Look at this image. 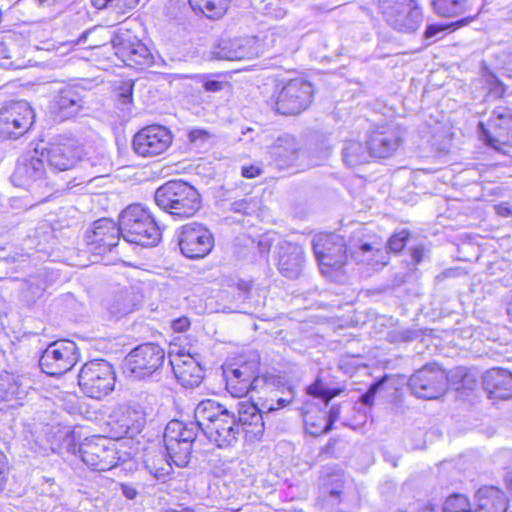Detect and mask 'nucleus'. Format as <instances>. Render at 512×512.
<instances>
[{
    "instance_id": "8",
    "label": "nucleus",
    "mask_w": 512,
    "mask_h": 512,
    "mask_svg": "<svg viewBox=\"0 0 512 512\" xmlns=\"http://www.w3.org/2000/svg\"><path fill=\"white\" fill-rule=\"evenodd\" d=\"M379 8L386 22L399 32H415L422 22L415 0H379Z\"/></svg>"
},
{
    "instance_id": "36",
    "label": "nucleus",
    "mask_w": 512,
    "mask_h": 512,
    "mask_svg": "<svg viewBox=\"0 0 512 512\" xmlns=\"http://www.w3.org/2000/svg\"><path fill=\"white\" fill-rule=\"evenodd\" d=\"M21 394L20 384L17 378L8 372L0 374V400L19 398Z\"/></svg>"
},
{
    "instance_id": "26",
    "label": "nucleus",
    "mask_w": 512,
    "mask_h": 512,
    "mask_svg": "<svg viewBox=\"0 0 512 512\" xmlns=\"http://www.w3.org/2000/svg\"><path fill=\"white\" fill-rule=\"evenodd\" d=\"M304 263L302 246L292 242L279 244L277 266L283 276L290 279L298 278L303 271Z\"/></svg>"
},
{
    "instance_id": "43",
    "label": "nucleus",
    "mask_w": 512,
    "mask_h": 512,
    "mask_svg": "<svg viewBox=\"0 0 512 512\" xmlns=\"http://www.w3.org/2000/svg\"><path fill=\"white\" fill-rule=\"evenodd\" d=\"M339 415H340L339 407L332 406L329 411L328 418L327 419L323 418V422H324L323 426L319 427L317 429L310 428L309 433L314 436H318V435L327 433L328 431H330L332 429L333 423L338 419Z\"/></svg>"
},
{
    "instance_id": "18",
    "label": "nucleus",
    "mask_w": 512,
    "mask_h": 512,
    "mask_svg": "<svg viewBox=\"0 0 512 512\" xmlns=\"http://www.w3.org/2000/svg\"><path fill=\"white\" fill-rule=\"evenodd\" d=\"M172 143L170 131L161 125L141 129L133 138V149L141 157H154L165 152Z\"/></svg>"
},
{
    "instance_id": "53",
    "label": "nucleus",
    "mask_w": 512,
    "mask_h": 512,
    "mask_svg": "<svg viewBox=\"0 0 512 512\" xmlns=\"http://www.w3.org/2000/svg\"><path fill=\"white\" fill-rule=\"evenodd\" d=\"M500 145L512 146V126L511 130H508L507 132L501 131L499 134L497 147H500Z\"/></svg>"
},
{
    "instance_id": "15",
    "label": "nucleus",
    "mask_w": 512,
    "mask_h": 512,
    "mask_svg": "<svg viewBox=\"0 0 512 512\" xmlns=\"http://www.w3.org/2000/svg\"><path fill=\"white\" fill-rule=\"evenodd\" d=\"M82 147L71 137H58L39 152L51 168L65 171L73 168L82 157Z\"/></svg>"
},
{
    "instance_id": "56",
    "label": "nucleus",
    "mask_w": 512,
    "mask_h": 512,
    "mask_svg": "<svg viewBox=\"0 0 512 512\" xmlns=\"http://www.w3.org/2000/svg\"><path fill=\"white\" fill-rule=\"evenodd\" d=\"M424 248L422 246H416L413 248L411 257L414 264H419L423 259Z\"/></svg>"
},
{
    "instance_id": "38",
    "label": "nucleus",
    "mask_w": 512,
    "mask_h": 512,
    "mask_svg": "<svg viewBox=\"0 0 512 512\" xmlns=\"http://www.w3.org/2000/svg\"><path fill=\"white\" fill-rule=\"evenodd\" d=\"M475 18H476V15L464 17V18H462L458 21L452 22L450 24H445V25L431 24V25L427 26V28L424 32V37L426 39L435 38L439 33L443 32L447 29L456 30L460 27L466 26L469 23H471Z\"/></svg>"
},
{
    "instance_id": "6",
    "label": "nucleus",
    "mask_w": 512,
    "mask_h": 512,
    "mask_svg": "<svg viewBox=\"0 0 512 512\" xmlns=\"http://www.w3.org/2000/svg\"><path fill=\"white\" fill-rule=\"evenodd\" d=\"M115 380L113 366L103 359L88 361L78 374V384L82 392L95 399H101L112 392Z\"/></svg>"
},
{
    "instance_id": "29",
    "label": "nucleus",
    "mask_w": 512,
    "mask_h": 512,
    "mask_svg": "<svg viewBox=\"0 0 512 512\" xmlns=\"http://www.w3.org/2000/svg\"><path fill=\"white\" fill-rule=\"evenodd\" d=\"M484 389L492 399H508L512 396V373L494 368L487 371L483 378Z\"/></svg>"
},
{
    "instance_id": "47",
    "label": "nucleus",
    "mask_w": 512,
    "mask_h": 512,
    "mask_svg": "<svg viewBox=\"0 0 512 512\" xmlns=\"http://www.w3.org/2000/svg\"><path fill=\"white\" fill-rule=\"evenodd\" d=\"M8 462L5 454L0 452V493L4 490L8 478Z\"/></svg>"
},
{
    "instance_id": "24",
    "label": "nucleus",
    "mask_w": 512,
    "mask_h": 512,
    "mask_svg": "<svg viewBox=\"0 0 512 512\" xmlns=\"http://www.w3.org/2000/svg\"><path fill=\"white\" fill-rule=\"evenodd\" d=\"M84 101L78 88L66 86L61 88L50 103V111L55 119L64 121L75 117L83 108Z\"/></svg>"
},
{
    "instance_id": "62",
    "label": "nucleus",
    "mask_w": 512,
    "mask_h": 512,
    "mask_svg": "<svg viewBox=\"0 0 512 512\" xmlns=\"http://www.w3.org/2000/svg\"><path fill=\"white\" fill-rule=\"evenodd\" d=\"M335 444H336V441H334V440H330V441L325 445V447L323 448V451H322V452H323V453H325V454H330V455H332L333 453H332V451H331V450L333 449V447H334V445H335Z\"/></svg>"
},
{
    "instance_id": "3",
    "label": "nucleus",
    "mask_w": 512,
    "mask_h": 512,
    "mask_svg": "<svg viewBox=\"0 0 512 512\" xmlns=\"http://www.w3.org/2000/svg\"><path fill=\"white\" fill-rule=\"evenodd\" d=\"M157 206L177 219L194 216L201 207L198 191L182 180H171L162 184L154 193Z\"/></svg>"
},
{
    "instance_id": "48",
    "label": "nucleus",
    "mask_w": 512,
    "mask_h": 512,
    "mask_svg": "<svg viewBox=\"0 0 512 512\" xmlns=\"http://www.w3.org/2000/svg\"><path fill=\"white\" fill-rule=\"evenodd\" d=\"M380 383L372 384L369 389L361 396V402L364 405H371L373 403L374 397L380 387Z\"/></svg>"
},
{
    "instance_id": "30",
    "label": "nucleus",
    "mask_w": 512,
    "mask_h": 512,
    "mask_svg": "<svg viewBox=\"0 0 512 512\" xmlns=\"http://www.w3.org/2000/svg\"><path fill=\"white\" fill-rule=\"evenodd\" d=\"M140 302L141 297L133 288H123L107 300V309L111 315L120 318L136 310Z\"/></svg>"
},
{
    "instance_id": "1",
    "label": "nucleus",
    "mask_w": 512,
    "mask_h": 512,
    "mask_svg": "<svg viewBox=\"0 0 512 512\" xmlns=\"http://www.w3.org/2000/svg\"><path fill=\"white\" fill-rule=\"evenodd\" d=\"M265 408L254 403L239 402L234 408H227L213 399H205L196 406V415L204 422L210 441L219 448L233 446L241 431L253 437L264 432Z\"/></svg>"
},
{
    "instance_id": "33",
    "label": "nucleus",
    "mask_w": 512,
    "mask_h": 512,
    "mask_svg": "<svg viewBox=\"0 0 512 512\" xmlns=\"http://www.w3.org/2000/svg\"><path fill=\"white\" fill-rule=\"evenodd\" d=\"M343 161L347 166L355 167L367 163L371 158L368 145L357 140H347L342 148Z\"/></svg>"
},
{
    "instance_id": "2",
    "label": "nucleus",
    "mask_w": 512,
    "mask_h": 512,
    "mask_svg": "<svg viewBox=\"0 0 512 512\" xmlns=\"http://www.w3.org/2000/svg\"><path fill=\"white\" fill-rule=\"evenodd\" d=\"M312 246L321 272L330 275L331 271L341 270L346 264L348 254L357 263L384 266L382 239L375 234H366L365 229L354 233L348 245L344 239L335 234H320L314 236Z\"/></svg>"
},
{
    "instance_id": "46",
    "label": "nucleus",
    "mask_w": 512,
    "mask_h": 512,
    "mask_svg": "<svg viewBox=\"0 0 512 512\" xmlns=\"http://www.w3.org/2000/svg\"><path fill=\"white\" fill-rule=\"evenodd\" d=\"M119 100L121 104L128 105L132 103L133 83L127 82L120 87Z\"/></svg>"
},
{
    "instance_id": "27",
    "label": "nucleus",
    "mask_w": 512,
    "mask_h": 512,
    "mask_svg": "<svg viewBox=\"0 0 512 512\" xmlns=\"http://www.w3.org/2000/svg\"><path fill=\"white\" fill-rule=\"evenodd\" d=\"M170 364L176 379L183 387L193 388L202 383L204 370L191 355H177L170 359Z\"/></svg>"
},
{
    "instance_id": "64",
    "label": "nucleus",
    "mask_w": 512,
    "mask_h": 512,
    "mask_svg": "<svg viewBox=\"0 0 512 512\" xmlns=\"http://www.w3.org/2000/svg\"><path fill=\"white\" fill-rule=\"evenodd\" d=\"M175 512H194V510L190 507H183L179 510L175 509Z\"/></svg>"
},
{
    "instance_id": "21",
    "label": "nucleus",
    "mask_w": 512,
    "mask_h": 512,
    "mask_svg": "<svg viewBox=\"0 0 512 512\" xmlns=\"http://www.w3.org/2000/svg\"><path fill=\"white\" fill-rule=\"evenodd\" d=\"M488 128L483 123H479L480 137L488 145L496 150L499 134L501 131L507 132L512 127V104L502 103L496 106L487 124Z\"/></svg>"
},
{
    "instance_id": "23",
    "label": "nucleus",
    "mask_w": 512,
    "mask_h": 512,
    "mask_svg": "<svg viewBox=\"0 0 512 512\" xmlns=\"http://www.w3.org/2000/svg\"><path fill=\"white\" fill-rule=\"evenodd\" d=\"M107 439L97 437L86 439L78 447L77 454L81 460L93 470L105 471L112 467V461L109 460L112 450L106 446Z\"/></svg>"
},
{
    "instance_id": "61",
    "label": "nucleus",
    "mask_w": 512,
    "mask_h": 512,
    "mask_svg": "<svg viewBox=\"0 0 512 512\" xmlns=\"http://www.w3.org/2000/svg\"><path fill=\"white\" fill-rule=\"evenodd\" d=\"M286 10L283 9V8H276L274 9V12H272L271 14L277 18V19H281L283 18L285 15H286Z\"/></svg>"
},
{
    "instance_id": "12",
    "label": "nucleus",
    "mask_w": 512,
    "mask_h": 512,
    "mask_svg": "<svg viewBox=\"0 0 512 512\" xmlns=\"http://www.w3.org/2000/svg\"><path fill=\"white\" fill-rule=\"evenodd\" d=\"M258 374V359L245 361L237 367H227L224 369V377L228 392L234 397H242L250 391H256L265 385V380Z\"/></svg>"
},
{
    "instance_id": "34",
    "label": "nucleus",
    "mask_w": 512,
    "mask_h": 512,
    "mask_svg": "<svg viewBox=\"0 0 512 512\" xmlns=\"http://www.w3.org/2000/svg\"><path fill=\"white\" fill-rule=\"evenodd\" d=\"M190 7L208 19H220L226 12L230 0H188Z\"/></svg>"
},
{
    "instance_id": "32",
    "label": "nucleus",
    "mask_w": 512,
    "mask_h": 512,
    "mask_svg": "<svg viewBox=\"0 0 512 512\" xmlns=\"http://www.w3.org/2000/svg\"><path fill=\"white\" fill-rule=\"evenodd\" d=\"M320 485L324 493L332 498L340 499L345 493L347 479L343 470L337 466H326L322 469Z\"/></svg>"
},
{
    "instance_id": "44",
    "label": "nucleus",
    "mask_w": 512,
    "mask_h": 512,
    "mask_svg": "<svg viewBox=\"0 0 512 512\" xmlns=\"http://www.w3.org/2000/svg\"><path fill=\"white\" fill-rule=\"evenodd\" d=\"M210 139V133L205 129H193L188 133V140L196 148H202Z\"/></svg>"
},
{
    "instance_id": "58",
    "label": "nucleus",
    "mask_w": 512,
    "mask_h": 512,
    "mask_svg": "<svg viewBox=\"0 0 512 512\" xmlns=\"http://www.w3.org/2000/svg\"><path fill=\"white\" fill-rule=\"evenodd\" d=\"M418 512H444V508L439 509L436 505L429 503Z\"/></svg>"
},
{
    "instance_id": "54",
    "label": "nucleus",
    "mask_w": 512,
    "mask_h": 512,
    "mask_svg": "<svg viewBox=\"0 0 512 512\" xmlns=\"http://www.w3.org/2000/svg\"><path fill=\"white\" fill-rule=\"evenodd\" d=\"M421 335L420 331L419 330H416V329H407V330H404L402 333H401V339L405 342H409V341H413L417 338H419Z\"/></svg>"
},
{
    "instance_id": "39",
    "label": "nucleus",
    "mask_w": 512,
    "mask_h": 512,
    "mask_svg": "<svg viewBox=\"0 0 512 512\" xmlns=\"http://www.w3.org/2000/svg\"><path fill=\"white\" fill-rule=\"evenodd\" d=\"M170 461V459H165L164 456L159 453L153 458H147L145 464L146 467L150 468L151 473H153L155 477L161 478L170 473L172 467Z\"/></svg>"
},
{
    "instance_id": "13",
    "label": "nucleus",
    "mask_w": 512,
    "mask_h": 512,
    "mask_svg": "<svg viewBox=\"0 0 512 512\" xmlns=\"http://www.w3.org/2000/svg\"><path fill=\"white\" fill-rule=\"evenodd\" d=\"M34 111L26 101H14L0 110V137L18 138L33 124Z\"/></svg>"
},
{
    "instance_id": "37",
    "label": "nucleus",
    "mask_w": 512,
    "mask_h": 512,
    "mask_svg": "<svg viewBox=\"0 0 512 512\" xmlns=\"http://www.w3.org/2000/svg\"><path fill=\"white\" fill-rule=\"evenodd\" d=\"M261 201L257 197H248L231 203L230 210L246 216H259Z\"/></svg>"
},
{
    "instance_id": "50",
    "label": "nucleus",
    "mask_w": 512,
    "mask_h": 512,
    "mask_svg": "<svg viewBox=\"0 0 512 512\" xmlns=\"http://www.w3.org/2000/svg\"><path fill=\"white\" fill-rule=\"evenodd\" d=\"M226 84H227L226 82H221V81H217V80H206L203 83V87L206 91L218 92V91H221Z\"/></svg>"
},
{
    "instance_id": "60",
    "label": "nucleus",
    "mask_w": 512,
    "mask_h": 512,
    "mask_svg": "<svg viewBox=\"0 0 512 512\" xmlns=\"http://www.w3.org/2000/svg\"><path fill=\"white\" fill-rule=\"evenodd\" d=\"M96 29H93V30H88L86 32H84L81 37L78 39V43L79 44H84L86 42V39L89 37V36H92L94 33H95Z\"/></svg>"
},
{
    "instance_id": "9",
    "label": "nucleus",
    "mask_w": 512,
    "mask_h": 512,
    "mask_svg": "<svg viewBox=\"0 0 512 512\" xmlns=\"http://www.w3.org/2000/svg\"><path fill=\"white\" fill-rule=\"evenodd\" d=\"M165 351L154 343H144L132 349L124 359V371L131 377L151 376L164 363Z\"/></svg>"
},
{
    "instance_id": "7",
    "label": "nucleus",
    "mask_w": 512,
    "mask_h": 512,
    "mask_svg": "<svg viewBox=\"0 0 512 512\" xmlns=\"http://www.w3.org/2000/svg\"><path fill=\"white\" fill-rule=\"evenodd\" d=\"M313 85L303 79L294 78L275 91V110L282 115H298L311 104Z\"/></svg>"
},
{
    "instance_id": "42",
    "label": "nucleus",
    "mask_w": 512,
    "mask_h": 512,
    "mask_svg": "<svg viewBox=\"0 0 512 512\" xmlns=\"http://www.w3.org/2000/svg\"><path fill=\"white\" fill-rule=\"evenodd\" d=\"M408 237H409V233L405 230L399 232V233H396L394 235H392L390 237V239L388 240L387 242V247L389 248V250L393 251V252H400L406 245V242L408 240ZM383 243V257H379L380 260H382L383 262H385V264L387 263L385 258V247H386V244L382 241Z\"/></svg>"
},
{
    "instance_id": "63",
    "label": "nucleus",
    "mask_w": 512,
    "mask_h": 512,
    "mask_svg": "<svg viewBox=\"0 0 512 512\" xmlns=\"http://www.w3.org/2000/svg\"><path fill=\"white\" fill-rule=\"evenodd\" d=\"M507 299H508L507 313L512 318V290L510 291Z\"/></svg>"
},
{
    "instance_id": "40",
    "label": "nucleus",
    "mask_w": 512,
    "mask_h": 512,
    "mask_svg": "<svg viewBox=\"0 0 512 512\" xmlns=\"http://www.w3.org/2000/svg\"><path fill=\"white\" fill-rule=\"evenodd\" d=\"M139 0H91V4L97 9L113 8L116 12L125 13L135 8Z\"/></svg>"
},
{
    "instance_id": "20",
    "label": "nucleus",
    "mask_w": 512,
    "mask_h": 512,
    "mask_svg": "<svg viewBox=\"0 0 512 512\" xmlns=\"http://www.w3.org/2000/svg\"><path fill=\"white\" fill-rule=\"evenodd\" d=\"M120 236L122 237L120 223L101 218L93 223L92 230L87 233V240L92 251L102 254L116 247Z\"/></svg>"
},
{
    "instance_id": "31",
    "label": "nucleus",
    "mask_w": 512,
    "mask_h": 512,
    "mask_svg": "<svg viewBox=\"0 0 512 512\" xmlns=\"http://www.w3.org/2000/svg\"><path fill=\"white\" fill-rule=\"evenodd\" d=\"M475 498L477 501L475 512H505L508 507L505 494L494 486L478 489Z\"/></svg>"
},
{
    "instance_id": "57",
    "label": "nucleus",
    "mask_w": 512,
    "mask_h": 512,
    "mask_svg": "<svg viewBox=\"0 0 512 512\" xmlns=\"http://www.w3.org/2000/svg\"><path fill=\"white\" fill-rule=\"evenodd\" d=\"M251 283L250 282H245V281H241L239 284H238V289L239 291L243 294V296L247 295L251 289Z\"/></svg>"
},
{
    "instance_id": "4",
    "label": "nucleus",
    "mask_w": 512,
    "mask_h": 512,
    "mask_svg": "<svg viewBox=\"0 0 512 512\" xmlns=\"http://www.w3.org/2000/svg\"><path fill=\"white\" fill-rule=\"evenodd\" d=\"M194 417L196 421L189 423L172 420L166 425L164 431L163 440L167 456L178 467H185L189 463L192 446L200 430L210 440L204 422L196 415V409Z\"/></svg>"
},
{
    "instance_id": "35",
    "label": "nucleus",
    "mask_w": 512,
    "mask_h": 512,
    "mask_svg": "<svg viewBox=\"0 0 512 512\" xmlns=\"http://www.w3.org/2000/svg\"><path fill=\"white\" fill-rule=\"evenodd\" d=\"M432 5L442 17H456L471 9L470 0H432Z\"/></svg>"
},
{
    "instance_id": "59",
    "label": "nucleus",
    "mask_w": 512,
    "mask_h": 512,
    "mask_svg": "<svg viewBox=\"0 0 512 512\" xmlns=\"http://www.w3.org/2000/svg\"><path fill=\"white\" fill-rule=\"evenodd\" d=\"M324 424L323 422V418L320 419V422L318 424L314 423V422H311L309 419H307L305 421V425H306V429L307 431L309 432V429L312 428V429H317L319 427H322Z\"/></svg>"
},
{
    "instance_id": "16",
    "label": "nucleus",
    "mask_w": 512,
    "mask_h": 512,
    "mask_svg": "<svg viewBox=\"0 0 512 512\" xmlns=\"http://www.w3.org/2000/svg\"><path fill=\"white\" fill-rule=\"evenodd\" d=\"M178 245L185 257L199 259L210 253L214 245V238L208 228L197 222H192L180 228Z\"/></svg>"
},
{
    "instance_id": "28",
    "label": "nucleus",
    "mask_w": 512,
    "mask_h": 512,
    "mask_svg": "<svg viewBox=\"0 0 512 512\" xmlns=\"http://www.w3.org/2000/svg\"><path fill=\"white\" fill-rule=\"evenodd\" d=\"M114 417L123 432L131 437L140 433L146 423L145 412L138 404L118 405L114 410Z\"/></svg>"
},
{
    "instance_id": "55",
    "label": "nucleus",
    "mask_w": 512,
    "mask_h": 512,
    "mask_svg": "<svg viewBox=\"0 0 512 512\" xmlns=\"http://www.w3.org/2000/svg\"><path fill=\"white\" fill-rule=\"evenodd\" d=\"M121 490L123 495L130 500L134 499L138 494L137 490L133 486L128 484H122Z\"/></svg>"
},
{
    "instance_id": "45",
    "label": "nucleus",
    "mask_w": 512,
    "mask_h": 512,
    "mask_svg": "<svg viewBox=\"0 0 512 512\" xmlns=\"http://www.w3.org/2000/svg\"><path fill=\"white\" fill-rule=\"evenodd\" d=\"M486 84L489 86V94L495 96H502L504 94V87L500 80L492 72L486 71L483 74Z\"/></svg>"
},
{
    "instance_id": "5",
    "label": "nucleus",
    "mask_w": 512,
    "mask_h": 512,
    "mask_svg": "<svg viewBox=\"0 0 512 512\" xmlns=\"http://www.w3.org/2000/svg\"><path fill=\"white\" fill-rule=\"evenodd\" d=\"M120 230L126 242L143 247H153L161 240L159 226L140 204L130 205L120 214Z\"/></svg>"
},
{
    "instance_id": "41",
    "label": "nucleus",
    "mask_w": 512,
    "mask_h": 512,
    "mask_svg": "<svg viewBox=\"0 0 512 512\" xmlns=\"http://www.w3.org/2000/svg\"><path fill=\"white\" fill-rule=\"evenodd\" d=\"M307 394L315 398H319L328 404V402L338 394V391H331L324 386L320 379H317L313 384L307 387Z\"/></svg>"
},
{
    "instance_id": "52",
    "label": "nucleus",
    "mask_w": 512,
    "mask_h": 512,
    "mask_svg": "<svg viewBox=\"0 0 512 512\" xmlns=\"http://www.w3.org/2000/svg\"><path fill=\"white\" fill-rule=\"evenodd\" d=\"M262 170L257 166H243L241 169V174L245 178H255L261 174Z\"/></svg>"
},
{
    "instance_id": "11",
    "label": "nucleus",
    "mask_w": 512,
    "mask_h": 512,
    "mask_svg": "<svg viewBox=\"0 0 512 512\" xmlns=\"http://www.w3.org/2000/svg\"><path fill=\"white\" fill-rule=\"evenodd\" d=\"M408 387L418 398L437 399L447 391L448 378L438 366L426 365L409 378Z\"/></svg>"
},
{
    "instance_id": "17",
    "label": "nucleus",
    "mask_w": 512,
    "mask_h": 512,
    "mask_svg": "<svg viewBox=\"0 0 512 512\" xmlns=\"http://www.w3.org/2000/svg\"><path fill=\"white\" fill-rule=\"evenodd\" d=\"M271 157L280 169L289 168L291 166H298L301 168L318 166L321 164L322 159L310 158L305 161L306 153L301 150V147L295 137L291 135L279 136L270 148Z\"/></svg>"
},
{
    "instance_id": "10",
    "label": "nucleus",
    "mask_w": 512,
    "mask_h": 512,
    "mask_svg": "<svg viewBox=\"0 0 512 512\" xmlns=\"http://www.w3.org/2000/svg\"><path fill=\"white\" fill-rule=\"evenodd\" d=\"M77 346L73 341L58 340L43 351L39 365L50 376H61L70 371L77 363Z\"/></svg>"
},
{
    "instance_id": "49",
    "label": "nucleus",
    "mask_w": 512,
    "mask_h": 512,
    "mask_svg": "<svg viewBox=\"0 0 512 512\" xmlns=\"http://www.w3.org/2000/svg\"><path fill=\"white\" fill-rule=\"evenodd\" d=\"M172 329L175 332H185L190 327V320L187 317H180L172 321Z\"/></svg>"
},
{
    "instance_id": "51",
    "label": "nucleus",
    "mask_w": 512,
    "mask_h": 512,
    "mask_svg": "<svg viewBox=\"0 0 512 512\" xmlns=\"http://www.w3.org/2000/svg\"><path fill=\"white\" fill-rule=\"evenodd\" d=\"M288 403H289L288 400H286L284 398H279V399H277V401L275 403L273 401L270 405L263 403L262 406H263V408H265V414H268L270 412H274L280 408L285 407L286 405H288Z\"/></svg>"
},
{
    "instance_id": "14",
    "label": "nucleus",
    "mask_w": 512,
    "mask_h": 512,
    "mask_svg": "<svg viewBox=\"0 0 512 512\" xmlns=\"http://www.w3.org/2000/svg\"><path fill=\"white\" fill-rule=\"evenodd\" d=\"M115 55L129 67L144 70L154 64V56L148 47L129 33L116 34L112 40Z\"/></svg>"
},
{
    "instance_id": "25",
    "label": "nucleus",
    "mask_w": 512,
    "mask_h": 512,
    "mask_svg": "<svg viewBox=\"0 0 512 512\" xmlns=\"http://www.w3.org/2000/svg\"><path fill=\"white\" fill-rule=\"evenodd\" d=\"M44 174L43 158L35 150L32 155L24 156L18 161L11 182L16 187L29 189L33 183L42 180Z\"/></svg>"
},
{
    "instance_id": "19",
    "label": "nucleus",
    "mask_w": 512,
    "mask_h": 512,
    "mask_svg": "<svg viewBox=\"0 0 512 512\" xmlns=\"http://www.w3.org/2000/svg\"><path fill=\"white\" fill-rule=\"evenodd\" d=\"M402 142V132L398 126H379L368 134L366 144L371 157L388 158L394 154Z\"/></svg>"
},
{
    "instance_id": "22",
    "label": "nucleus",
    "mask_w": 512,
    "mask_h": 512,
    "mask_svg": "<svg viewBox=\"0 0 512 512\" xmlns=\"http://www.w3.org/2000/svg\"><path fill=\"white\" fill-rule=\"evenodd\" d=\"M255 38L222 39L212 53L220 60L252 59L259 53Z\"/></svg>"
}]
</instances>
